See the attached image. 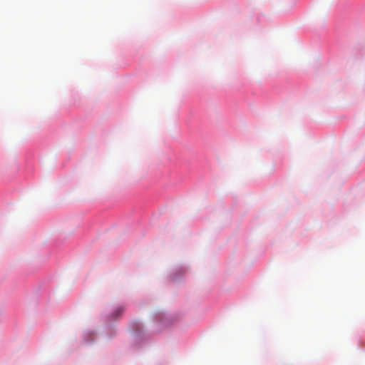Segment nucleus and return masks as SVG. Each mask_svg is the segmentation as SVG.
<instances>
[{
  "label": "nucleus",
  "mask_w": 365,
  "mask_h": 365,
  "mask_svg": "<svg viewBox=\"0 0 365 365\" xmlns=\"http://www.w3.org/2000/svg\"><path fill=\"white\" fill-rule=\"evenodd\" d=\"M123 311L122 308H119L117 312L121 313Z\"/></svg>",
  "instance_id": "f257e3e1"
}]
</instances>
